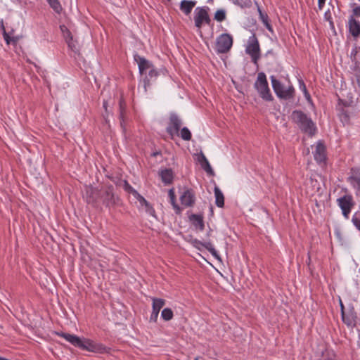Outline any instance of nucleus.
Instances as JSON below:
<instances>
[{"mask_svg":"<svg viewBox=\"0 0 360 360\" xmlns=\"http://www.w3.org/2000/svg\"><path fill=\"white\" fill-rule=\"evenodd\" d=\"M134 60L137 63L140 74L143 75L147 70L153 67V64L144 57L136 53L134 55Z\"/></svg>","mask_w":360,"mask_h":360,"instance_id":"14","label":"nucleus"},{"mask_svg":"<svg viewBox=\"0 0 360 360\" xmlns=\"http://www.w3.org/2000/svg\"><path fill=\"white\" fill-rule=\"evenodd\" d=\"M358 345H359V347H360V335H359V337Z\"/></svg>","mask_w":360,"mask_h":360,"instance_id":"52","label":"nucleus"},{"mask_svg":"<svg viewBox=\"0 0 360 360\" xmlns=\"http://www.w3.org/2000/svg\"><path fill=\"white\" fill-rule=\"evenodd\" d=\"M152 301V311H155L159 314L160 309L165 304V300L162 298L153 297Z\"/></svg>","mask_w":360,"mask_h":360,"instance_id":"22","label":"nucleus"},{"mask_svg":"<svg viewBox=\"0 0 360 360\" xmlns=\"http://www.w3.org/2000/svg\"><path fill=\"white\" fill-rule=\"evenodd\" d=\"M303 93H304L305 98L308 101H309L311 99L310 94H309L305 84H303Z\"/></svg>","mask_w":360,"mask_h":360,"instance_id":"45","label":"nucleus"},{"mask_svg":"<svg viewBox=\"0 0 360 360\" xmlns=\"http://www.w3.org/2000/svg\"><path fill=\"white\" fill-rule=\"evenodd\" d=\"M360 1V0H359Z\"/></svg>","mask_w":360,"mask_h":360,"instance_id":"55","label":"nucleus"},{"mask_svg":"<svg viewBox=\"0 0 360 360\" xmlns=\"http://www.w3.org/2000/svg\"><path fill=\"white\" fill-rule=\"evenodd\" d=\"M143 91L146 93L147 91V87L150 85V80L148 78V77H146V78L143 81Z\"/></svg>","mask_w":360,"mask_h":360,"instance_id":"44","label":"nucleus"},{"mask_svg":"<svg viewBox=\"0 0 360 360\" xmlns=\"http://www.w3.org/2000/svg\"><path fill=\"white\" fill-rule=\"evenodd\" d=\"M359 48L356 46H354L350 52V59L352 61H358L356 59V55L359 52Z\"/></svg>","mask_w":360,"mask_h":360,"instance_id":"35","label":"nucleus"},{"mask_svg":"<svg viewBox=\"0 0 360 360\" xmlns=\"http://www.w3.org/2000/svg\"><path fill=\"white\" fill-rule=\"evenodd\" d=\"M254 86L263 100L266 101H273L274 98L269 87L266 76L263 72L258 73Z\"/></svg>","mask_w":360,"mask_h":360,"instance_id":"4","label":"nucleus"},{"mask_svg":"<svg viewBox=\"0 0 360 360\" xmlns=\"http://www.w3.org/2000/svg\"><path fill=\"white\" fill-rule=\"evenodd\" d=\"M326 146L321 141H318L313 152L314 160L319 163H325L326 160Z\"/></svg>","mask_w":360,"mask_h":360,"instance_id":"13","label":"nucleus"},{"mask_svg":"<svg viewBox=\"0 0 360 360\" xmlns=\"http://www.w3.org/2000/svg\"><path fill=\"white\" fill-rule=\"evenodd\" d=\"M353 65L351 67L352 73L353 76L357 72L358 70H360L359 63L358 61H352Z\"/></svg>","mask_w":360,"mask_h":360,"instance_id":"38","label":"nucleus"},{"mask_svg":"<svg viewBox=\"0 0 360 360\" xmlns=\"http://www.w3.org/2000/svg\"><path fill=\"white\" fill-rule=\"evenodd\" d=\"M347 181L355 191V195L360 196V168L352 167L350 170Z\"/></svg>","mask_w":360,"mask_h":360,"instance_id":"11","label":"nucleus"},{"mask_svg":"<svg viewBox=\"0 0 360 360\" xmlns=\"http://www.w3.org/2000/svg\"><path fill=\"white\" fill-rule=\"evenodd\" d=\"M146 207V212H148L151 216H155V210L153 207L150 205V203L148 202V205H144Z\"/></svg>","mask_w":360,"mask_h":360,"instance_id":"40","label":"nucleus"},{"mask_svg":"<svg viewBox=\"0 0 360 360\" xmlns=\"http://www.w3.org/2000/svg\"><path fill=\"white\" fill-rule=\"evenodd\" d=\"M66 44H68V49L70 51L73 52L75 54H77L79 52V49L78 46V43L76 40H75L72 38L71 39H68L66 41Z\"/></svg>","mask_w":360,"mask_h":360,"instance_id":"23","label":"nucleus"},{"mask_svg":"<svg viewBox=\"0 0 360 360\" xmlns=\"http://www.w3.org/2000/svg\"><path fill=\"white\" fill-rule=\"evenodd\" d=\"M57 335L64 338L66 341L82 350L95 353H103L105 352V347L100 343L96 342L89 338H80L79 337L65 333H57Z\"/></svg>","mask_w":360,"mask_h":360,"instance_id":"2","label":"nucleus"},{"mask_svg":"<svg viewBox=\"0 0 360 360\" xmlns=\"http://www.w3.org/2000/svg\"><path fill=\"white\" fill-rule=\"evenodd\" d=\"M348 29L352 36L357 38L360 35V22L353 16H350L348 20Z\"/></svg>","mask_w":360,"mask_h":360,"instance_id":"15","label":"nucleus"},{"mask_svg":"<svg viewBox=\"0 0 360 360\" xmlns=\"http://www.w3.org/2000/svg\"><path fill=\"white\" fill-rule=\"evenodd\" d=\"M226 14L224 9H219L214 13V20L217 22H222L226 19Z\"/></svg>","mask_w":360,"mask_h":360,"instance_id":"30","label":"nucleus"},{"mask_svg":"<svg viewBox=\"0 0 360 360\" xmlns=\"http://www.w3.org/2000/svg\"><path fill=\"white\" fill-rule=\"evenodd\" d=\"M181 125L182 121L178 115L176 113H171L169 117L166 131L172 139H174L175 136H179V132Z\"/></svg>","mask_w":360,"mask_h":360,"instance_id":"8","label":"nucleus"},{"mask_svg":"<svg viewBox=\"0 0 360 360\" xmlns=\"http://www.w3.org/2000/svg\"><path fill=\"white\" fill-rule=\"evenodd\" d=\"M232 2L233 4L235 5H237V6H240L241 7H243V5L242 4L240 3V0H232Z\"/></svg>","mask_w":360,"mask_h":360,"instance_id":"50","label":"nucleus"},{"mask_svg":"<svg viewBox=\"0 0 360 360\" xmlns=\"http://www.w3.org/2000/svg\"><path fill=\"white\" fill-rule=\"evenodd\" d=\"M303 84H305L302 79H299L300 89L303 91Z\"/></svg>","mask_w":360,"mask_h":360,"instance_id":"51","label":"nucleus"},{"mask_svg":"<svg viewBox=\"0 0 360 360\" xmlns=\"http://www.w3.org/2000/svg\"><path fill=\"white\" fill-rule=\"evenodd\" d=\"M353 13L354 15L360 17V6L353 9Z\"/></svg>","mask_w":360,"mask_h":360,"instance_id":"46","label":"nucleus"},{"mask_svg":"<svg viewBox=\"0 0 360 360\" xmlns=\"http://www.w3.org/2000/svg\"><path fill=\"white\" fill-rule=\"evenodd\" d=\"M160 175L161 176L162 181L165 184H169L172 182L173 180V172L171 169H165L160 172Z\"/></svg>","mask_w":360,"mask_h":360,"instance_id":"18","label":"nucleus"},{"mask_svg":"<svg viewBox=\"0 0 360 360\" xmlns=\"http://www.w3.org/2000/svg\"><path fill=\"white\" fill-rule=\"evenodd\" d=\"M119 105H120V118L123 120L124 118V113L126 108V103L123 98H121L119 101Z\"/></svg>","mask_w":360,"mask_h":360,"instance_id":"34","label":"nucleus"},{"mask_svg":"<svg viewBox=\"0 0 360 360\" xmlns=\"http://www.w3.org/2000/svg\"><path fill=\"white\" fill-rule=\"evenodd\" d=\"M271 81L273 89L278 98L290 99L293 97L295 89L292 86H289L285 89L274 76H271Z\"/></svg>","mask_w":360,"mask_h":360,"instance_id":"6","label":"nucleus"},{"mask_svg":"<svg viewBox=\"0 0 360 360\" xmlns=\"http://www.w3.org/2000/svg\"><path fill=\"white\" fill-rule=\"evenodd\" d=\"M215 196V204L219 207H223L224 205V196L219 187L215 186L214 188Z\"/></svg>","mask_w":360,"mask_h":360,"instance_id":"19","label":"nucleus"},{"mask_svg":"<svg viewBox=\"0 0 360 360\" xmlns=\"http://www.w3.org/2000/svg\"><path fill=\"white\" fill-rule=\"evenodd\" d=\"M245 52L251 57L252 62L257 65L258 60L260 58V48L258 39L255 34L249 37Z\"/></svg>","mask_w":360,"mask_h":360,"instance_id":"5","label":"nucleus"},{"mask_svg":"<svg viewBox=\"0 0 360 360\" xmlns=\"http://www.w3.org/2000/svg\"><path fill=\"white\" fill-rule=\"evenodd\" d=\"M1 27L3 29V36L4 39L7 44H10L11 43V37L6 32L3 22H1Z\"/></svg>","mask_w":360,"mask_h":360,"instance_id":"37","label":"nucleus"},{"mask_svg":"<svg viewBox=\"0 0 360 360\" xmlns=\"http://www.w3.org/2000/svg\"><path fill=\"white\" fill-rule=\"evenodd\" d=\"M148 70H149V72H148L149 77L153 78V77H157L158 76V72L153 68V66L150 69H148Z\"/></svg>","mask_w":360,"mask_h":360,"instance_id":"41","label":"nucleus"},{"mask_svg":"<svg viewBox=\"0 0 360 360\" xmlns=\"http://www.w3.org/2000/svg\"><path fill=\"white\" fill-rule=\"evenodd\" d=\"M198 243L202 245L203 248H205L207 250H208L210 254L217 259H220V256L218 254L217 251L214 248V245L210 241L208 242H200L198 241Z\"/></svg>","mask_w":360,"mask_h":360,"instance_id":"20","label":"nucleus"},{"mask_svg":"<svg viewBox=\"0 0 360 360\" xmlns=\"http://www.w3.org/2000/svg\"><path fill=\"white\" fill-rule=\"evenodd\" d=\"M338 205L340 207L343 216L349 218L352 208L354 205L353 198L351 195H345L337 199Z\"/></svg>","mask_w":360,"mask_h":360,"instance_id":"10","label":"nucleus"},{"mask_svg":"<svg viewBox=\"0 0 360 360\" xmlns=\"http://www.w3.org/2000/svg\"><path fill=\"white\" fill-rule=\"evenodd\" d=\"M209 8L207 6L197 7L195 10V25L200 29L202 23L205 22L209 25L211 22V19L208 15Z\"/></svg>","mask_w":360,"mask_h":360,"instance_id":"9","label":"nucleus"},{"mask_svg":"<svg viewBox=\"0 0 360 360\" xmlns=\"http://www.w3.org/2000/svg\"><path fill=\"white\" fill-rule=\"evenodd\" d=\"M352 221L355 227L360 231V219L353 216Z\"/></svg>","mask_w":360,"mask_h":360,"instance_id":"42","label":"nucleus"},{"mask_svg":"<svg viewBox=\"0 0 360 360\" xmlns=\"http://www.w3.org/2000/svg\"><path fill=\"white\" fill-rule=\"evenodd\" d=\"M340 306H341V309L342 310L344 307H343V304H342V303L341 302H340Z\"/></svg>","mask_w":360,"mask_h":360,"instance_id":"53","label":"nucleus"},{"mask_svg":"<svg viewBox=\"0 0 360 360\" xmlns=\"http://www.w3.org/2000/svg\"><path fill=\"white\" fill-rule=\"evenodd\" d=\"M179 136L184 141H190L191 139V133L186 127H183L181 131L179 130Z\"/></svg>","mask_w":360,"mask_h":360,"instance_id":"28","label":"nucleus"},{"mask_svg":"<svg viewBox=\"0 0 360 360\" xmlns=\"http://www.w3.org/2000/svg\"><path fill=\"white\" fill-rule=\"evenodd\" d=\"M134 197L140 202L141 206L148 205V201L139 192L136 193Z\"/></svg>","mask_w":360,"mask_h":360,"instance_id":"36","label":"nucleus"},{"mask_svg":"<svg viewBox=\"0 0 360 360\" xmlns=\"http://www.w3.org/2000/svg\"><path fill=\"white\" fill-rule=\"evenodd\" d=\"M259 14H260V19H261L262 23L264 24V25L265 26V27L271 32H273V28L269 22L268 15L266 14L262 13L260 11H259Z\"/></svg>","mask_w":360,"mask_h":360,"instance_id":"27","label":"nucleus"},{"mask_svg":"<svg viewBox=\"0 0 360 360\" xmlns=\"http://www.w3.org/2000/svg\"><path fill=\"white\" fill-rule=\"evenodd\" d=\"M292 122L304 133L312 136L316 132V127L311 118L301 110H293L291 114Z\"/></svg>","mask_w":360,"mask_h":360,"instance_id":"3","label":"nucleus"},{"mask_svg":"<svg viewBox=\"0 0 360 360\" xmlns=\"http://www.w3.org/2000/svg\"><path fill=\"white\" fill-rule=\"evenodd\" d=\"M51 8L57 13L62 11V6L58 0H46Z\"/></svg>","mask_w":360,"mask_h":360,"instance_id":"26","label":"nucleus"},{"mask_svg":"<svg viewBox=\"0 0 360 360\" xmlns=\"http://www.w3.org/2000/svg\"><path fill=\"white\" fill-rule=\"evenodd\" d=\"M352 83L355 91L358 92L360 96V70H358L357 72L352 77Z\"/></svg>","mask_w":360,"mask_h":360,"instance_id":"24","label":"nucleus"},{"mask_svg":"<svg viewBox=\"0 0 360 360\" xmlns=\"http://www.w3.org/2000/svg\"><path fill=\"white\" fill-rule=\"evenodd\" d=\"M146 207V212H148L151 216H155V210L153 207L150 205V203L148 202V205H144Z\"/></svg>","mask_w":360,"mask_h":360,"instance_id":"39","label":"nucleus"},{"mask_svg":"<svg viewBox=\"0 0 360 360\" xmlns=\"http://www.w3.org/2000/svg\"><path fill=\"white\" fill-rule=\"evenodd\" d=\"M173 311L170 308H165L161 312V318L166 321H170L173 319Z\"/></svg>","mask_w":360,"mask_h":360,"instance_id":"25","label":"nucleus"},{"mask_svg":"<svg viewBox=\"0 0 360 360\" xmlns=\"http://www.w3.org/2000/svg\"><path fill=\"white\" fill-rule=\"evenodd\" d=\"M189 220L196 229L200 231L204 230L205 224L202 214H192L189 216Z\"/></svg>","mask_w":360,"mask_h":360,"instance_id":"16","label":"nucleus"},{"mask_svg":"<svg viewBox=\"0 0 360 360\" xmlns=\"http://www.w3.org/2000/svg\"><path fill=\"white\" fill-rule=\"evenodd\" d=\"M168 195L170 200V203L172 205L175 213L177 214H181L182 209L177 205L176 202V195L173 188L169 190Z\"/></svg>","mask_w":360,"mask_h":360,"instance_id":"21","label":"nucleus"},{"mask_svg":"<svg viewBox=\"0 0 360 360\" xmlns=\"http://www.w3.org/2000/svg\"><path fill=\"white\" fill-rule=\"evenodd\" d=\"M325 3H326V0H318V6H319V9H322Z\"/></svg>","mask_w":360,"mask_h":360,"instance_id":"48","label":"nucleus"},{"mask_svg":"<svg viewBox=\"0 0 360 360\" xmlns=\"http://www.w3.org/2000/svg\"><path fill=\"white\" fill-rule=\"evenodd\" d=\"M194 360H198V358H195Z\"/></svg>","mask_w":360,"mask_h":360,"instance_id":"54","label":"nucleus"},{"mask_svg":"<svg viewBox=\"0 0 360 360\" xmlns=\"http://www.w3.org/2000/svg\"><path fill=\"white\" fill-rule=\"evenodd\" d=\"M196 4L195 1L182 0L180 3V10L186 15H189Z\"/></svg>","mask_w":360,"mask_h":360,"instance_id":"17","label":"nucleus"},{"mask_svg":"<svg viewBox=\"0 0 360 360\" xmlns=\"http://www.w3.org/2000/svg\"><path fill=\"white\" fill-rule=\"evenodd\" d=\"M20 37L18 36H15L11 37V43L13 44H17L19 41Z\"/></svg>","mask_w":360,"mask_h":360,"instance_id":"49","label":"nucleus"},{"mask_svg":"<svg viewBox=\"0 0 360 360\" xmlns=\"http://www.w3.org/2000/svg\"><path fill=\"white\" fill-rule=\"evenodd\" d=\"M339 117H340V121L344 124H349V120H350V116H349V114L348 112L345 111V110H342L340 115H339Z\"/></svg>","mask_w":360,"mask_h":360,"instance_id":"31","label":"nucleus"},{"mask_svg":"<svg viewBox=\"0 0 360 360\" xmlns=\"http://www.w3.org/2000/svg\"><path fill=\"white\" fill-rule=\"evenodd\" d=\"M60 30L63 34V38L65 41L68 39H71L73 37L70 30L64 25L60 26Z\"/></svg>","mask_w":360,"mask_h":360,"instance_id":"29","label":"nucleus"},{"mask_svg":"<svg viewBox=\"0 0 360 360\" xmlns=\"http://www.w3.org/2000/svg\"><path fill=\"white\" fill-rule=\"evenodd\" d=\"M159 314L156 313L155 311H152L151 314L150 316V322L151 323H156L158 319Z\"/></svg>","mask_w":360,"mask_h":360,"instance_id":"43","label":"nucleus"},{"mask_svg":"<svg viewBox=\"0 0 360 360\" xmlns=\"http://www.w3.org/2000/svg\"><path fill=\"white\" fill-rule=\"evenodd\" d=\"M202 168L209 174H213V169L209 162V161H205V162H201Z\"/></svg>","mask_w":360,"mask_h":360,"instance_id":"33","label":"nucleus"},{"mask_svg":"<svg viewBox=\"0 0 360 360\" xmlns=\"http://www.w3.org/2000/svg\"><path fill=\"white\" fill-rule=\"evenodd\" d=\"M122 187H123V188L124 189L125 191H127V192H128L129 193H131L133 195V196H134L135 193L138 192L126 180L123 181Z\"/></svg>","mask_w":360,"mask_h":360,"instance_id":"32","label":"nucleus"},{"mask_svg":"<svg viewBox=\"0 0 360 360\" xmlns=\"http://www.w3.org/2000/svg\"><path fill=\"white\" fill-rule=\"evenodd\" d=\"M232 45V36L229 34L224 33L217 38L215 50L219 53H225L231 49Z\"/></svg>","mask_w":360,"mask_h":360,"instance_id":"7","label":"nucleus"},{"mask_svg":"<svg viewBox=\"0 0 360 360\" xmlns=\"http://www.w3.org/2000/svg\"><path fill=\"white\" fill-rule=\"evenodd\" d=\"M83 198L89 204L96 205L101 202L103 205L110 207L117 204L119 198L114 193L112 185H104L100 189L91 185L84 186Z\"/></svg>","mask_w":360,"mask_h":360,"instance_id":"1","label":"nucleus"},{"mask_svg":"<svg viewBox=\"0 0 360 360\" xmlns=\"http://www.w3.org/2000/svg\"><path fill=\"white\" fill-rule=\"evenodd\" d=\"M205 161H208L207 158L204 155L203 153H201L200 158H199V162L201 164V162H205Z\"/></svg>","mask_w":360,"mask_h":360,"instance_id":"47","label":"nucleus"},{"mask_svg":"<svg viewBox=\"0 0 360 360\" xmlns=\"http://www.w3.org/2000/svg\"><path fill=\"white\" fill-rule=\"evenodd\" d=\"M179 200L182 206L185 207H193L195 202L194 191L191 188H184L181 193Z\"/></svg>","mask_w":360,"mask_h":360,"instance_id":"12","label":"nucleus"}]
</instances>
